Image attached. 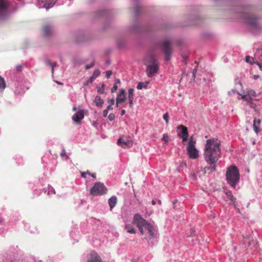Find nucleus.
<instances>
[{"mask_svg":"<svg viewBox=\"0 0 262 262\" xmlns=\"http://www.w3.org/2000/svg\"><path fill=\"white\" fill-rule=\"evenodd\" d=\"M221 142L215 138L207 140L204 149L205 161L210 165L208 169L215 170V163L221 156Z\"/></svg>","mask_w":262,"mask_h":262,"instance_id":"obj_1","label":"nucleus"},{"mask_svg":"<svg viewBox=\"0 0 262 262\" xmlns=\"http://www.w3.org/2000/svg\"><path fill=\"white\" fill-rule=\"evenodd\" d=\"M133 223L138 227L141 234L143 235L147 231L149 234V239L156 236L157 230L156 228L143 219L140 214H136L134 215Z\"/></svg>","mask_w":262,"mask_h":262,"instance_id":"obj_2","label":"nucleus"},{"mask_svg":"<svg viewBox=\"0 0 262 262\" xmlns=\"http://www.w3.org/2000/svg\"><path fill=\"white\" fill-rule=\"evenodd\" d=\"M252 10L253 7L248 5L241 8L238 12L241 13L240 16L241 18L243 19L249 26L257 27L259 26V18L250 12Z\"/></svg>","mask_w":262,"mask_h":262,"instance_id":"obj_3","label":"nucleus"},{"mask_svg":"<svg viewBox=\"0 0 262 262\" xmlns=\"http://www.w3.org/2000/svg\"><path fill=\"white\" fill-rule=\"evenodd\" d=\"M144 61L147 67V75L148 77H151L159 70V62L155 56L152 54H148L146 56Z\"/></svg>","mask_w":262,"mask_h":262,"instance_id":"obj_4","label":"nucleus"},{"mask_svg":"<svg viewBox=\"0 0 262 262\" xmlns=\"http://www.w3.org/2000/svg\"><path fill=\"white\" fill-rule=\"evenodd\" d=\"M226 175L228 183L235 188L239 181V173L237 167L235 166L229 167Z\"/></svg>","mask_w":262,"mask_h":262,"instance_id":"obj_5","label":"nucleus"},{"mask_svg":"<svg viewBox=\"0 0 262 262\" xmlns=\"http://www.w3.org/2000/svg\"><path fill=\"white\" fill-rule=\"evenodd\" d=\"M107 192V188L105 185L100 182H96L90 190V193L93 195H103Z\"/></svg>","mask_w":262,"mask_h":262,"instance_id":"obj_6","label":"nucleus"},{"mask_svg":"<svg viewBox=\"0 0 262 262\" xmlns=\"http://www.w3.org/2000/svg\"><path fill=\"white\" fill-rule=\"evenodd\" d=\"M162 49L164 54L165 60H169L172 55V49L170 47V42L169 41L166 40L163 43Z\"/></svg>","mask_w":262,"mask_h":262,"instance_id":"obj_7","label":"nucleus"},{"mask_svg":"<svg viewBox=\"0 0 262 262\" xmlns=\"http://www.w3.org/2000/svg\"><path fill=\"white\" fill-rule=\"evenodd\" d=\"M186 149L190 158L196 159L199 157V151L195 147H187Z\"/></svg>","mask_w":262,"mask_h":262,"instance_id":"obj_8","label":"nucleus"},{"mask_svg":"<svg viewBox=\"0 0 262 262\" xmlns=\"http://www.w3.org/2000/svg\"><path fill=\"white\" fill-rule=\"evenodd\" d=\"M9 6L8 0H0V17L4 16Z\"/></svg>","mask_w":262,"mask_h":262,"instance_id":"obj_9","label":"nucleus"},{"mask_svg":"<svg viewBox=\"0 0 262 262\" xmlns=\"http://www.w3.org/2000/svg\"><path fill=\"white\" fill-rule=\"evenodd\" d=\"M118 144L121 146L122 148H126L132 146V141L128 139H125L123 138H120L118 140Z\"/></svg>","mask_w":262,"mask_h":262,"instance_id":"obj_10","label":"nucleus"},{"mask_svg":"<svg viewBox=\"0 0 262 262\" xmlns=\"http://www.w3.org/2000/svg\"><path fill=\"white\" fill-rule=\"evenodd\" d=\"M87 262H102L101 259L98 255L94 252H92L88 256Z\"/></svg>","mask_w":262,"mask_h":262,"instance_id":"obj_11","label":"nucleus"},{"mask_svg":"<svg viewBox=\"0 0 262 262\" xmlns=\"http://www.w3.org/2000/svg\"><path fill=\"white\" fill-rule=\"evenodd\" d=\"M53 27L51 25L47 24L42 27V32L44 36L50 35L53 32Z\"/></svg>","mask_w":262,"mask_h":262,"instance_id":"obj_12","label":"nucleus"},{"mask_svg":"<svg viewBox=\"0 0 262 262\" xmlns=\"http://www.w3.org/2000/svg\"><path fill=\"white\" fill-rule=\"evenodd\" d=\"M84 118V113L81 110L78 111L72 116V119L77 123H79L80 121Z\"/></svg>","mask_w":262,"mask_h":262,"instance_id":"obj_13","label":"nucleus"},{"mask_svg":"<svg viewBox=\"0 0 262 262\" xmlns=\"http://www.w3.org/2000/svg\"><path fill=\"white\" fill-rule=\"evenodd\" d=\"M243 244H247L248 247H251L255 245V242L253 237L250 235H247L243 237Z\"/></svg>","mask_w":262,"mask_h":262,"instance_id":"obj_14","label":"nucleus"},{"mask_svg":"<svg viewBox=\"0 0 262 262\" xmlns=\"http://www.w3.org/2000/svg\"><path fill=\"white\" fill-rule=\"evenodd\" d=\"M100 74V72L99 70L96 69L95 70L92 76L89 78V79L83 84L84 85H88V84L92 83L93 81L99 76Z\"/></svg>","mask_w":262,"mask_h":262,"instance_id":"obj_15","label":"nucleus"},{"mask_svg":"<svg viewBox=\"0 0 262 262\" xmlns=\"http://www.w3.org/2000/svg\"><path fill=\"white\" fill-rule=\"evenodd\" d=\"M39 2H41L43 4V7H45L47 9H48L52 7L56 0H38Z\"/></svg>","mask_w":262,"mask_h":262,"instance_id":"obj_16","label":"nucleus"},{"mask_svg":"<svg viewBox=\"0 0 262 262\" xmlns=\"http://www.w3.org/2000/svg\"><path fill=\"white\" fill-rule=\"evenodd\" d=\"M125 100L126 97L125 94V91L123 89H121L117 96L116 101L117 102L121 103L124 102Z\"/></svg>","mask_w":262,"mask_h":262,"instance_id":"obj_17","label":"nucleus"},{"mask_svg":"<svg viewBox=\"0 0 262 262\" xmlns=\"http://www.w3.org/2000/svg\"><path fill=\"white\" fill-rule=\"evenodd\" d=\"M178 128L179 129H181V130L178 133L179 137L185 136L188 135L187 128L186 127L181 125L178 126Z\"/></svg>","mask_w":262,"mask_h":262,"instance_id":"obj_18","label":"nucleus"},{"mask_svg":"<svg viewBox=\"0 0 262 262\" xmlns=\"http://www.w3.org/2000/svg\"><path fill=\"white\" fill-rule=\"evenodd\" d=\"M117 202V198L116 196L114 195L111 196L108 201L109 206L111 210H112L116 205Z\"/></svg>","mask_w":262,"mask_h":262,"instance_id":"obj_19","label":"nucleus"},{"mask_svg":"<svg viewBox=\"0 0 262 262\" xmlns=\"http://www.w3.org/2000/svg\"><path fill=\"white\" fill-rule=\"evenodd\" d=\"M139 28L140 26L139 24L137 22H135L129 27L128 29L130 32L137 33L138 32Z\"/></svg>","mask_w":262,"mask_h":262,"instance_id":"obj_20","label":"nucleus"},{"mask_svg":"<svg viewBox=\"0 0 262 262\" xmlns=\"http://www.w3.org/2000/svg\"><path fill=\"white\" fill-rule=\"evenodd\" d=\"M94 102L97 106L102 107L104 103V101L100 96H97L95 98Z\"/></svg>","mask_w":262,"mask_h":262,"instance_id":"obj_21","label":"nucleus"},{"mask_svg":"<svg viewBox=\"0 0 262 262\" xmlns=\"http://www.w3.org/2000/svg\"><path fill=\"white\" fill-rule=\"evenodd\" d=\"M242 87V84L240 82L236 85V89H232L231 91L228 92V95H231L232 94H237L239 95H242V94L237 92L236 89Z\"/></svg>","mask_w":262,"mask_h":262,"instance_id":"obj_22","label":"nucleus"},{"mask_svg":"<svg viewBox=\"0 0 262 262\" xmlns=\"http://www.w3.org/2000/svg\"><path fill=\"white\" fill-rule=\"evenodd\" d=\"M226 194L227 196V198L230 200H231V202H233L234 205L235 207L236 206V199L234 198L233 195H232V193L231 191H227L226 192Z\"/></svg>","mask_w":262,"mask_h":262,"instance_id":"obj_23","label":"nucleus"},{"mask_svg":"<svg viewBox=\"0 0 262 262\" xmlns=\"http://www.w3.org/2000/svg\"><path fill=\"white\" fill-rule=\"evenodd\" d=\"M196 140L193 136H191L188 140V144L187 147H195Z\"/></svg>","mask_w":262,"mask_h":262,"instance_id":"obj_24","label":"nucleus"},{"mask_svg":"<svg viewBox=\"0 0 262 262\" xmlns=\"http://www.w3.org/2000/svg\"><path fill=\"white\" fill-rule=\"evenodd\" d=\"M260 124V120L255 119L253 122V129L255 132L257 134L258 133V126Z\"/></svg>","mask_w":262,"mask_h":262,"instance_id":"obj_25","label":"nucleus"},{"mask_svg":"<svg viewBox=\"0 0 262 262\" xmlns=\"http://www.w3.org/2000/svg\"><path fill=\"white\" fill-rule=\"evenodd\" d=\"M125 229L128 233L131 234H135L136 233L135 229L133 227L132 225H126Z\"/></svg>","mask_w":262,"mask_h":262,"instance_id":"obj_26","label":"nucleus"},{"mask_svg":"<svg viewBox=\"0 0 262 262\" xmlns=\"http://www.w3.org/2000/svg\"><path fill=\"white\" fill-rule=\"evenodd\" d=\"M45 63L47 66H49L52 69V73L53 74L54 68L57 66L56 63H52L50 60H46L45 61Z\"/></svg>","mask_w":262,"mask_h":262,"instance_id":"obj_27","label":"nucleus"},{"mask_svg":"<svg viewBox=\"0 0 262 262\" xmlns=\"http://www.w3.org/2000/svg\"><path fill=\"white\" fill-rule=\"evenodd\" d=\"M6 88V83L4 79L0 76V91H3Z\"/></svg>","mask_w":262,"mask_h":262,"instance_id":"obj_28","label":"nucleus"},{"mask_svg":"<svg viewBox=\"0 0 262 262\" xmlns=\"http://www.w3.org/2000/svg\"><path fill=\"white\" fill-rule=\"evenodd\" d=\"M247 94L248 96L250 98V99H251L252 97H255L256 96L255 92L253 90H248Z\"/></svg>","mask_w":262,"mask_h":262,"instance_id":"obj_29","label":"nucleus"},{"mask_svg":"<svg viewBox=\"0 0 262 262\" xmlns=\"http://www.w3.org/2000/svg\"><path fill=\"white\" fill-rule=\"evenodd\" d=\"M105 84L104 83H103L102 85H101V86L100 87V86H97V92L100 94H103L104 93V88H105Z\"/></svg>","mask_w":262,"mask_h":262,"instance_id":"obj_30","label":"nucleus"},{"mask_svg":"<svg viewBox=\"0 0 262 262\" xmlns=\"http://www.w3.org/2000/svg\"><path fill=\"white\" fill-rule=\"evenodd\" d=\"M148 82L143 83V82H139L137 88L138 90H141L143 88H146L147 87V85L148 84Z\"/></svg>","mask_w":262,"mask_h":262,"instance_id":"obj_31","label":"nucleus"},{"mask_svg":"<svg viewBox=\"0 0 262 262\" xmlns=\"http://www.w3.org/2000/svg\"><path fill=\"white\" fill-rule=\"evenodd\" d=\"M46 192L47 193L48 195H49L51 193L55 194V191L53 187H52L51 186H49L48 187V189L46 190Z\"/></svg>","mask_w":262,"mask_h":262,"instance_id":"obj_32","label":"nucleus"},{"mask_svg":"<svg viewBox=\"0 0 262 262\" xmlns=\"http://www.w3.org/2000/svg\"><path fill=\"white\" fill-rule=\"evenodd\" d=\"M163 119L165 121L166 124H167L169 122V115L168 113H165L163 115Z\"/></svg>","mask_w":262,"mask_h":262,"instance_id":"obj_33","label":"nucleus"},{"mask_svg":"<svg viewBox=\"0 0 262 262\" xmlns=\"http://www.w3.org/2000/svg\"><path fill=\"white\" fill-rule=\"evenodd\" d=\"M128 101H129V105L130 107L132 108L133 107V99L134 97H128Z\"/></svg>","mask_w":262,"mask_h":262,"instance_id":"obj_34","label":"nucleus"},{"mask_svg":"<svg viewBox=\"0 0 262 262\" xmlns=\"http://www.w3.org/2000/svg\"><path fill=\"white\" fill-rule=\"evenodd\" d=\"M253 58H251L249 56H247L246 58V61L248 63H249L250 64L252 63L253 62Z\"/></svg>","mask_w":262,"mask_h":262,"instance_id":"obj_35","label":"nucleus"},{"mask_svg":"<svg viewBox=\"0 0 262 262\" xmlns=\"http://www.w3.org/2000/svg\"><path fill=\"white\" fill-rule=\"evenodd\" d=\"M94 64H95V61H93L90 64H86L85 66V68L86 69H89L91 68H92L94 66Z\"/></svg>","mask_w":262,"mask_h":262,"instance_id":"obj_36","label":"nucleus"},{"mask_svg":"<svg viewBox=\"0 0 262 262\" xmlns=\"http://www.w3.org/2000/svg\"><path fill=\"white\" fill-rule=\"evenodd\" d=\"M108 118L110 121H113V120H114L115 119V115L114 114L111 113L108 115Z\"/></svg>","mask_w":262,"mask_h":262,"instance_id":"obj_37","label":"nucleus"},{"mask_svg":"<svg viewBox=\"0 0 262 262\" xmlns=\"http://www.w3.org/2000/svg\"><path fill=\"white\" fill-rule=\"evenodd\" d=\"M112 74V72L111 71H107L106 72V77L108 79L110 78V76Z\"/></svg>","mask_w":262,"mask_h":262,"instance_id":"obj_38","label":"nucleus"},{"mask_svg":"<svg viewBox=\"0 0 262 262\" xmlns=\"http://www.w3.org/2000/svg\"><path fill=\"white\" fill-rule=\"evenodd\" d=\"M133 92L134 90L133 89H129L128 90V97H134Z\"/></svg>","mask_w":262,"mask_h":262,"instance_id":"obj_39","label":"nucleus"},{"mask_svg":"<svg viewBox=\"0 0 262 262\" xmlns=\"http://www.w3.org/2000/svg\"><path fill=\"white\" fill-rule=\"evenodd\" d=\"M241 96H242V99H243L246 101H249V100L248 98V96L247 94V95H242H242H241Z\"/></svg>","mask_w":262,"mask_h":262,"instance_id":"obj_40","label":"nucleus"},{"mask_svg":"<svg viewBox=\"0 0 262 262\" xmlns=\"http://www.w3.org/2000/svg\"><path fill=\"white\" fill-rule=\"evenodd\" d=\"M117 89H118V86H117V84H114L113 85V87L112 88V89L111 90L112 93L115 92L117 90Z\"/></svg>","mask_w":262,"mask_h":262,"instance_id":"obj_41","label":"nucleus"},{"mask_svg":"<svg viewBox=\"0 0 262 262\" xmlns=\"http://www.w3.org/2000/svg\"><path fill=\"white\" fill-rule=\"evenodd\" d=\"M188 135H186L185 136L180 137L182 139V142H186L188 140Z\"/></svg>","mask_w":262,"mask_h":262,"instance_id":"obj_42","label":"nucleus"},{"mask_svg":"<svg viewBox=\"0 0 262 262\" xmlns=\"http://www.w3.org/2000/svg\"><path fill=\"white\" fill-rule=\"evenodd\" d=\"M107 102L110 103V104L114 105L115 103V99L114 98H112L111 99H108Z\"/></svg>","mask_w":262,"mask_h":262,"instance_id":"obj_43","label":"nucleus"},{"mask_svg":"<svg viewBox=\"0 0 262 262\" xmlns=\"http://www.w3.org/2000/svg\"><path fill=\"white\" fill-rule=\"evenodd\" d=\"M108 111L106 109H105V110L103 111V117H106L107 116Z\"/></svg>","mask_w":262,"mask_h":262,"instance_id":"obj_44","label":"nucleus"},{"mask_svg":"<svg viewBox=\"0 0 262 262\" xmlns=\"http://www.w3.org/2000/svg\"><path fill=\"white\" fill-rule=\"evenodd\" d=\"M138 7H135V8H134V13H135V14L136 15H137L138 14Z\"/></svg>","mask_w":262,"mask_h":262,"instance_id":"obj_45","label":"nucleus"},{"mask_svg":"<svg viewBox=\"0 0 262 262\" xmlns=\"http://www.w3.org/2000/svg\"><path fill=\"white\" fill-rule=\"evenodd\" d=\"M81 176L82 178L85 179L86 178V172H81Z\"/></svg>","mask_w":262,"mask_h":262,"instance_id":"obj_46","label":"nucleus"},{"mask_svg":"<svg viewBox=\"0 0 262 262\" xmlns=\"http://www.w3.org/2000/svg\"><path fill=\"white\" fill-rule=\"evenodd\" d=\"M256 64L259 66L260 69H262V60L260 62H256Z\"/></svg>","mask_w":262,"mask_h":262,"instance_id":"obj_47","label":"nucleus"},{"mask_svg":"<svg viewBox=\"0 0 262 262\" xmlns=\"http://www.w3.org/2000/svg\"><path fill=\"white\" fill-rule=\"evenodd\" d=\"M168 136L166 135V134H164L163 136V140H164L165 141H167L168 139Z\"/></svg>","mask_w":262,"mask_h":262,"instance_id":"obj_48","label":"nucleus"},{"mask_svg":"<svg viewBox=\"0 0 262 262\" xmlns=\"http://www.w3.org/2000/svg\"><path fill=\"white\" fill-rule=\"evenodd\" d=\"M112 109H113V107H112V105H111V104H110L106 107V110L108 111H109L110 110H112Z\"/></svg>","mask_w":262,"mask_h":262,"instance_id":"obj_49","label":"nucleus"},{"mask_svg":"<svg viewBox=\"0 0 262 262\" xmlns=\"http://www.w3.org/2000/svg\"><path fill=\"white\" fill-rule=\"evenodd\" d=\"M196 72V68H195V69H194V70L193 71V73H192L193 77L194 78H195Z\"/></svg>","mask_w":262,"mask_h":262,"instance_id":"obj_50","label":"nucleus"},{"mask_svg":"<svg viewBox=\"0 0 262 262\" xmlns=\"http://www.w3.org/2000/svg\"><path fill=\"white\" fill-rule=\"evenodd\" d=\"M21 68V65H17L16 67V70L17 71H19L20 70Z\"/></svg>","mask_w":262,"mask_h":262,"instance_id":"obj_51","label":"nucleus"},{"mask_svg":"<svg viewBox=\"0 0 262 262\" xmlns=\"http://www.w3.org/2000/svg\"><path fill=\"white\" fill-rule=\"evenodd\" d=\"M66 155V154L65 150L63 149L62 152H61V154H60V156L61 157H63V156H64Z\"/></svg>","mask_w":262,"mask_h":262,"instance_id":"obj_52","label":"nucleus"},{"mask_svg":"<svg viewBox=\"0 0 262 262\" xmlns=\"http://www.w3.org/2000/svg\"><path fill=\"white\" fill-rule=\"evenodd\" d=\"M125 113V111L124 110H122V111H121V115L122 116L124 115Z\"/></svg>","mask_w":262,"mask_h":262,"instance_id":"obj_53","label":"nucleus"},{"mask_svg":"<svg viewBox=\"0 0 262 262\" xmlns=\"http://www.w3.org/2000/svg\"><path fill=\"white\" fill-rule=\"evenodd\" d=\"M91 176H92L93 178L96 179V175L95 173H92Z\"/></svg>","mask_w":262,"mask_h":262,"instance_id":"obj_54","label":"nucleus"},{"mask_svg":"<svg viewBox=\"0 0 262 262\" xmlns=\"http://www.w3.org/2000/svg\"><path fill=\"white\" fill-rule=\"evenodd\" d=\"M259 75H254V79H257V78H259Z\"/></svg>","mask_w":262,"mask_h":262,"instance_id":"obj_55","label":"nucleus"},{"mask_svg":"<svg viewBox=\"0 0 262 262\" xmlns=\"http://www.w3.org/2000/svg\"><path fill=\"white\" fill-rule=\"evenodd\" d=\"M86 174H89L90 176L91 175L92 173H91L89 171L87 170L86 172Z\"/></svg>","mask_w":262,"mask_h":262,"instance_id":"obj_56","label":"nucleus"},{"mask_svg":"<svg viewBox=\"0 0 262 262\" xmlns=\"http://www.w3.org/2000/svg\"><path fill=\"white\" fill-rule=\"evenodd\" d=\"M151 203H152V205H155L156 203V201L154 200H152Z\"/></svg>","mask_w":262,"mask_h":262,"instance_id":"obj_57","label":"nucleus"},{"mask_svg":"<svg viewBox=\"0 0 262 262\" xmlns=\"http://www.w3.org/2000/svg\"><path fill=\"white\" fill-rule=\"evenodd\" d=\"M120 83V80L119 79H117L116 81V82L115 84H117V83Z\"/></svg>","mask_w":262,"mask_h":262,"instance_id":"obj_58","label":"nucleus"},{"mask_svg":"<svg viewBox=\"0 0 262 262\" xmlns=\"http://www.w3.org/2000/svg\"><path fill=\"white\" fill-rule=\"evenodd\" d=\"M73 110L74 111H77V108H76V107L75 106H73Z\"/></svg>","mask_w":262,"mask_h":262,"instance_id":"obj_59","label":"nucleus"},{"mask_svg":"<svg viewBox=\"0 0 262 262\" xmlns=\"http://www.w3.org/2000/svg\"><path fill=\"white\" fill-rule=\"evenodd\" d=\"M120 103V102H117V101H116V107H118Z\"/></svg>","mask_w":262,"mask_h":262,"instance_id":"obj_60","label":"nucleus"},{"mask_svg":"<svg viewBox=\"0 0 262 262\" xmlns=\"http://www.w3.org/2000/svg\"><path fill=\"white\" fill-rule=\"evenodd\" d=\"M133 1L134 4L136 5L137 2V0H133Z\"/></svg>","mask_w":262,"mask_h":262,"instance_id":"obj_61","label":"nucleus"},{"mask_svg":"<svg viewBox=\"0 0 262 262\" xmlns=\"http://www.w3.org/2000/svg\"><path fill=\"white\" fill-rule=\"evenodd\" d=\"M56 82H57L58 84H60V85H62V83H61V82H57V81H56Z\"/></svg>","mask_w":262,"mask_h":262,"instance_id":"obj_62","label":"nucleus"},{"mask_svg":"<svg viewBox=\"0 0 262 262\" xmlns=\"http://www.w3.org/2000/svg\"><path fill=\"white\" fill-rule=\"evenodd\" d=\"M158 203H159V204L161 205V200H159L158 201Z\"/></svg>","mask_w":262,"mask_h":262,"instance_id":"obj_63","label":"nucleus"},{"mask_svg":"<svg viewBox=\"0 0 262 262\" xmlns=\"http://www.w3.org/2000/svg\"><path fill=\"white\" fill-rule=\"evenodd\" d=\"M93 124H94V125H96V122H94L93 123Z\"/></svg>","mask_w":262,"mask_h":262,"instance_id":"obj_64","label":"nucleus"}]
</instances>
